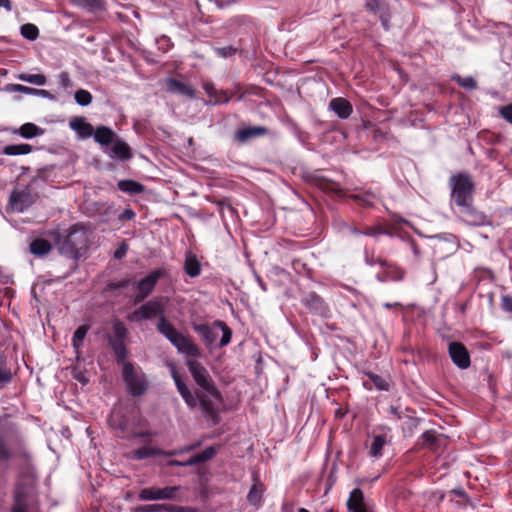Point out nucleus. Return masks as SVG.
Segmentation results:
<instances>
[{
    "label": "nucleus",
    "mask_w": 512,
    "mask_h": 512,
    "mask_svg": "<svg viewBox=\"0 0 512 512\" xmlns=\"http://www.w3.org/2000/svg\"><path fill=\"white\" fill-rule=\"evenodd\" d=\"M456 215L460 221L468 226H486L491 224L490 217L479 210L474 201L457 206Z\"/></svg>",
    "instance_id": "nucleus-9"
},
{
    "label": "nucleus",
    "mask_w": 512,
    "mask_h": 512,
    "mask_svg": "<svg viewBox=\"0 0 512 512\" xmlns=\"http://www.w3.org/2000/svg\"><path fill=\"white\" fill-rule=\"evenodd\" d=\"M70 127L83 138H89L94 133L93 126L83 117H76L72 119L70 121Z\"/></svg>",
    "instance_id": "nucleus-29"
},
{
    "label": "nucleus",
    "mask_w": 512,
    "mask_h": 512,
    "mask_svg": "<svg viewBox=\"0 0 512 512\" xmlns=\"http://www.w3.org/2000/svg\"><path fill=\"white\" fill-rule=\"evenodd\" d=\"M364 8L369 13L377 16L382 27L388 31L390 29L391 10L386 0H363Z\"/></svg>",
    "instance_id": "nucleus-15"
},
{
    "label": "nucleus",
    "mask_w": 512,
    "mask_h": 512,
    "mask_svg": "<svg viewBox=\"0 0 512 512\" xmlns=\"http://www.w3.org/2000/svg\"><path fill=\"white\" fill-rule=\"evenodd\" d=\"M269 133L268 128L264 126H249L236 131V139L239 142H246L252 138L262 137Z\"/></svg>",
    "instance_id": "nucleus-26"
},
{
    "label": "nucleus",
    "mask_w": 512,
    "mask_h": 512,
    "mask_svg": "<svg viewBox=\"0 0 512 512\" xmlns=\"http://www.w3.org/2000/svg\"><path fill=\"white\" fill-rule=\"evenodd\" d=\"M500 115L508 123L512 124V104H508L500 108Z\"/></svg>",
    "instance_id": "nucleus-58"
},
{
    "label": "nucleus",
    "mask_w": 512,
    "mask_h": 512,
    "mask_svg": "<svg viewBox=\"0 0 512 512\" xmlns=\"http://www.w3.org/2000/svg\"><path fill=\"white\" fill-rule=\"evenodd\" d=\"M88 330H89L88 325H81L75 330L73 337H72V346L75 350H79L80 347L82 346L83 340L85 339V337L88 333Z\"/></svg>",
    "instance_id": "nucleus-40"
},
{
    "label": "nucleus",
    "mask_w": 512,
    "mask_h": 512,
    "mask_svg": "<svg viewBox=\"0 0 512 512\" xmlns=\"http://www.w3.org/2000/svg\"><path fill=\"white\" fill-rule=\"evenodd\" d=\"M236 91H237V93H238V95H237V100H239V101H240V100H243V99L247 96V94L245 93V89H244V90H242V86H241L240 84H238V85L236 86Z\"/></svg>",
    "instance_id": "nucleus-64"
},
{
    "label": "nucleus",
    "mask_w": 512,
    "mask_h": 512,
    "mask_svg": "<svg viewBox=\"0 0 512 512\" xmlns=\"http://www.w3.org/2000/svg\"><path fill=\"white\" fill-rule=\"evenodd\" d=\"M32 150L33 148L30 144L21 143L6 145L3 148L2 153L8 156H16L29 154Z\"/></svg>",
    "instance_id": "nucleus-37"
},
{
    "label": "nucleus",
    "mask_w": 512,
    "mask_h": 512,
    "mask_svg": "<svg viewBox=\"0 0 512 512\" xmlns=\"http://www.w3.org/2000/svg\"><path fill=\"white\" fill-rule=\"evenodd\" d=\"M136 213L131 208H126L122 213L118 215V220L121 222L134 220Z\"/></svg>",
    "instance_id": "nucleus-57"
},
{
    "label": "nucleus",
    "mask_w": 512,
    "mask_h": 512,
    "mask_svg": "<svg viewBox=\"0 0 512 512\" xmlns=\"http://www.w3.org/2000/svg\"><path fill=\"white\" fill-rule=\"evenodd\" d=\"M452 80L460 87L467 90H475L477 88V82L472 76L462 77L460 75H454L452 76Z\"/></svg>",
    "instance_id": "nucleus-44"
},
{
    "label": "nucleus",
    "mask_w": 512,
    "mask_h": 512,
    "mask_svg": "<svg viewBox=\"0 0 512 512\" xmlns=\"http://www.w3.org/2000/svg\"><path fill=\"white\" fill-rule=\"evenodd\" d=\"M203 89L209 97L207 104L211 105L227 104L233 96L227 90L216 89L215 85L210 81L203 83Z\"/></svg>",
    "instance_id": "nucleus-19"
},
{
    "label": "nucleus",
    "mask_w": 512,
    "mask_h": 512,
    "mask_svg": "<svg viewBox=\"0 0 512 512\" xmlns=\"http://www.w3.org/2000/svg\"><path fill=\"white\" fill-rule=\"evenodd\" d=\"M165 275L164 269H156L142 278L137 283V293L133 298V304L137 305L145 301V299L153 292L158 281Z\"/></svg>",
    "instance_id": "nucleus-12"
},
{
    "label": "nucleus",
    "mask_w": 512,
    "mask_h": 512,
    "mask_svg": "<svg viewBox=\"0 0 512 512\" xmlns=\"http://www.w3.org/2000/svg\"><path fill=\"white\" fill-rule=\"evenodd\" d=\"M94 139L97 143L100 145H109L114 142V140L117 138L115 132L106 126H99L94 130L93 135Z\"/></svg>",
    "instance_id": "nucleus-30"
},
{
    "label": "nucleus",
    "mask_w": 512,
    "mask_h": 512,
    "mask_svg": "<svg viewBox=\"0 0 512 512\" xmlns=\"http://www.w3.org/2000/svg\"><path fill=\"white\" fill-rule=\"evenodd\" d=\"M113 332L114 335L108 337V345L112 349L117 363L124 365L128 357V350L125 344L128 331L123 322L116 320L113 323Z\"/></svg>",
    "instance_id": "nucleus-8"
},
{
    "label": "nucleus",
    "mask_w": 512,
    "mask_h": 512,
    "mask_svg": "<svg viewBox=\"0 0 512 512\" xmlns=\"http://www.w3.org/2000/svg\"><path fill=\"white\" fill-rule=\"evenodd\" d=\"M369 380L373 383L376 389L380 391H388L390 389L389 382L382 376L375 374L371 371L364 372Z\"/></svg>",
    "instance_id": "nucleus-39"
},
{
    "label": "nucleus",
    "mask_w": 512,
    "mask_h": 512,
    "mask_svg": "<svg viewBox=\"0 0 512 512\" xmlns=\"http://www.w3.org/2000/svg\"><path fill=\"white\" fill-rule=\"evenodd\" d=\"M191 326L192 329L199 335L200 339L206 347L210 348L213 346L218 336V333L215 331L216 327H214L213 324L209 325L208 323H198L193 321Z\"/></svg>",
    "instance_id": "nucleus-20"
},
{
    "label": "nucleus",
    "mask_w": 512,
    "mask_h": 512,
    "mask_svg": "<svg viewBox=\"0 0 512 512\" xmlns=\"http://www.w3.org/2000/svg\"><path fill=\"white\" fill-rule=\"evenodd\" d=\"M322 193L329 195L334 200H341L343 198H349L353 200L358 206L364 208H370L374 206V202L377 199V195L371 190H367L363 193L347 194L340 184L330 181L322 176Z\"/></svg>",
    "instance_id": "nucleus-5"
},
{
    "label": "nucleus",
    "mask_w": 512,
    "mask_h": 512,
    "mask_svg": "<svg viewBox=\"0 0 512 512\" xmlns=\"http://www.w3.org/2000/svg\"><path fill=\"white\" fill-rule=\"evenodd\" d=\"M183 268L185 273L192 278L199 276L201 273V264L196 255L191 252L186 255Z\"/></svg>",
    "instance_id": "nucleus-32"
},
{
    "label": "nucleus",
    "mask_w": 512,
    "mask_h": 512,
    "mask_svg": "<svg viewBox=\"0 0 512 512\" xmlns=\"http://www.w3.org/2000/svg\"><path fill=\"white\" fill-rule=\"evenodd\" d=\"M238 51V48L233 46H225V47H216L214 48V52L217 56L221 58H230L234 56Z\"/></svg>",
    "instance_id": "nucleus-50"
},
{
    "label": "nucleus",
    "mask_w": 512,
    "mask_h": 512,
    "mask_svg": "<svg viewBox=\"0 0 512 512\" xmlns=\"http://www.w3.org/2000/svg\"><path fill=\"white\" fill-rule=\"evenodd\" d=\"M34 95L42 96V97L47 98L49 100H55V96L51 92H49L48 90H44V89H36L35 88Z\"/></svg>",
    "instance_id": "nucleus-61"
},
{
    "label": "nucleus",
    "mask_w": 512,
    "mask_h": 512,
    "mask_svg": "<svg viewBox=\"0 0 512 512\" xmlns=\"http://www.w3.org/2000/svg\"><path fill=\"white\" fill-rule=\"evenodd\" d=\"M158 511H166V503L140 505L134 509V512H158Z\"/></svg>",
    "instance_id": "nucleus-49"
},
{
    "label": "nucleus",
    "mask_w": 512,
    "mask_h": 512,
    "mask_svg": "<svg viewBox=\"0 0 512 512\" xmlns=\"http://www.w3.org/2000/svg\"><path fill=\"white\" fill-rule=\"evenodd\" d=\"M156 44L158 46V49L162 52L169 51L171 49V47L173 46L171 39L166 35H162L159 38H157Z\"/></svg>",
    "instance_id": "nucleus-51"
},
{
    "label": "nucleus",
    "mask_w": 512,
    "mask_h": 512,
    "mask_svg": "<svg viewBox=\"0 0 512 512\" xmlns=\"http://www.w3.org/2000/svg\"><path fill=\"white\" fill-rule=\"evenodd\" d=\"M13 90L15 92H21V93H25V94L34 95L35 88L24 86L21 84H15V85H13Z\"/></svg>",
    "instance_id": "nucleus-60"
},
{
    "label": "nucleus",
    "mask_w": 512,
    "mask_h": 512,
    "mask_svg": "<svg viewBox=\"0 0 512 512\" xmlns=\"http://www.w3.org/2000/svg\"><path fill=\"white\" fill-rule=\"evenodd\" d=\"M13 381V372L8 366L6 358L0 356V390L8 387Z\"/></svg>",
    "instance_id": "nucleus-34"
},
{
    "label": "nucleus",
    "mask_w": 512,
    "mask_h": 512,
    "mask_svg": "<svg viewBox=\"0 0 512 512\" xmlns=\"http://www.w3.org/2000/svg\"><path fill=\"white\" fill-rule=\"evenodd\" d=\"M502 307L505 311L512 312V296L502 297Z\"/></svg>",
    "instance_id": "nucleus-62"
},
{
    "label": "nucleus",
    "mask_w": 512,
    "mask_h": 512,
    "mask_svg": "<svg viewBox=\"0 0 512 512\" xmlns=\"http://www.w3.org/2000/svg\"><path fill=\"white\" fill-rule=\"evenodd\" d=\"M389 234V231L381 224L374 226H365L363 228V235L377 237L378 235Z\"/></svg>",
    "instance_id": "nucleus-48"
},
{
    "label": "nucleus",
    "mask_w": 512,
    "mask_h": 512,
    "mask_svg": "<svg viewBox=\"0 0 512 512\" xmlns=\"http://www.w3.org/2000/svg\"><path fill=\"white\" fill-rule=\"evenodd\" d=\"M127 251L128 245L126 244V242H122L121 245L115 250L114 258L122 259L127 254Z\"/></svg>",
    "instance_id": "nucleus-59"
},
{
    "label": "nucleus",
    "mask_w": 512,
    "mask_h": 512,
    "mask_svg": "<svg viewBox=\"0 0 512 512\" xmlns=\"http://www.w3.org/2000/svg\"><path fill=\"white\" fill-rule=\"evenodd\" d=\"M108 423L112 429L117 431V436L122 438H126L131 434L135 437H146L151 435L149 432L132 433L130 429V420L121 409L112 410Z\"/></svg>",
    "instance_id": "nucleus-13"
},
{
    "label": "nucleus",
    "mask_w": 512,
    "mask_h": 512,
    "mask_svg": "<svg viewBox=\"0 0 512 512\" xmlns=\"http://www.w3.org/2000/svg\"><path fill=\"white\" fill-rule=\"evenodd\" d=\"M347 508L349 512H369L361 489L355 488L350 492Z\"/></svg>",
    "instance_id": "nucleus-27"
},
{
    "label": "nucleus",
    "mask_w": 512,
    "mask_h": 512,
    "mask_svg": "<svg viewBox=\"0 0 512 512\" xmlns=\"http://www.w3.org/2000/svg\"><path fill=\"white\" fill-rule=\"evenodd\" d=\"M216 453H217L216 448L213 446H209L205 450H203L201 453L193 455L186 461L170 460V461H168V465L169 466H181V467L194 466V465L205 463V462L209 461L216 455Z\"/></svg>",
    "instance_id": "nucleus-17"
},
{
    "label": "nucleus",
    "mask_w": 512,
    "mask_h": 512,
    "mask_svg": "<svg viewBox=\"0 0 512 512\" xmlns=\"http://www.w3.org/2000/svg\"><path fill=\"white\" fill-rule=\"evenodd\" d=\"M29 494L25 487L17 485L13 491L11 512H29Z\"/></svg>",
    "instance_id": "nucleus-22"
},
{
    "label": "nucleus",
    "mask_w": 512,
    "mask_h": 512,
    "mask_svg": "<svg viewBox=\"0 0 512 512\" xmlns=\"http://www.w3.org/2000/svg\"><path fill=\"white\" fill-rule=\"evenodd\" d=\"M16 132L25 139H31L42 135L44 130L34 123L27 122L21 125Z\"/></svg>",
    "instance_id": "nucleus-36"
},
{
    "label": "nucleus",
    "mask_w": 512,
    "mask_h": 512,
    "mask_svg": "<svg viewBox=\"0 0 512 512\" xmlns=\"http://www.w3.org/2000/svg\"><path fill=\"white\" fill-rule=\"evenodd\" d=\"M21 35L28 40H36L39 36V29L32 23H26L21 26Z\"/></svg>",
    "instance_id": "nucleus-45"
},
{
    "label": "nucleus",
    "mask_w": 512,
    "mask_h": 512,
    "mask_svg": "<svg viewBox=\"0 0 512 512\" xmlns=\"http://www.w3.org/2000/svg\"><path fill=\"white\" fill-rule=\"evenodd\" d=\"M111 157L122 161L132 158V151L130 146L123 140L116 138L112 143Z\"/></svg>",
    "instance_id": "nucleus-28"
},
{
    "label": "nucleus",
    "mask_w": 512,
    "mask_h": 512,
    "mask_svg": "<svg viewBox=\"0 0 512 512\" xmlns=\"http://www.w3.org/2000/svg\"><path fill=\"white\" fill-rule=\"evenodd\" d=\"M167 512H198L197 508L166 503Z\"/></svg>",
    "instance_id": "nucleus-53"
},
{
    "label": "nucleus",
    "mask_w": 512,
    "mask_h": 512,
    "mask_svg": "<svg viewBox=\"0 0 512 512\" xmlns=\"http://www.w3.org/2000/svg\"><path fill=\"white\" fill-rule=\"evenodd\" d=\"M381 267L382 270L376 275L378 281H402L404 279L405 271L397 264L385 260V264H382Z\"/></svg>",
    "instance_id": "nucleus-18"
},
{
    "label": "nucleus",
    "mask_w": 512,
    "mask_h": 512,
    "mask_svg": "<svg viewBox=\"0 0 512 512\" xmlns=\"http://www.w3.org/2000/svg\"><path fill=\"white\" fill-rule=\"evenodd\" d=\"M419 442L423 448L438 452L445 445L446 439L442 435H437L434 430H427L420 436Z\"/></svg>",
    "instance_id": "nucleus-23"
},
{
    "label": "nucleus",
    "mask_w": 512,
    "mask_h": 512,
    "mask_svg": "<svg viewBox=\"0 0 512 512\" xmlns=\"http://www.w3.org/2000/svg\"><path fill=\"white\" fill-rule=\"evenodd\" d=\"M180 486L156 487L150 486L143 488L138 493V499L141 501L156 500H176Z\"/></svg>",
    "instance_id": "nucleus-14"
},
{
    "label": "nucleus",
    "mask_w": 512,
    "mask_h": 512,
    "mask_svg": "<svg viewBox=\"0 0 512 512\" xmlns=\"http://www.w3.org/2000/svg\"><path fill=\"white\" fill-rule=\"evenodd\" d=\"M448 355L452 363L461 370L468 369L471 365V356L462 342L451 341L448 344Z\"/></svg>",
    "instance_id": "nucleus-16"
},
{
    "label": "nucleus",
    "mask_w": 512,
    "mask_h": 512,
    "mask_svg": "<svg viewBox=\"0 0 512 512\" xmlns=\"http://www.w3.org/2000/svg\"><path fill=\"white\" fill-rule=\"evenodd\" d=\"M450 494L458 498V500L455 501L458 507L466 508L468 505H471V499L463 488H454L450 491Z\"/></svg>",
    "instance_id": "nucleus-41"
},
{
    "label": "nucleus",
    "mask_w": 512,
    "mask_h": 512,
    "mask_svg": "<svg viewBox=\"0 0 512 512\" xmlns=\"http://www.w3.org/2000/svg\"><path fill=\"white\" fill-rule=\"evenodd\" d=\"M58 82H59V85L63 88V90L67 94H71L72 89L74 87V83L71 80L70 75H69L68 72H66V71L61 72L58 75Z\"/></svg>",
    "instance_id": "nucleus-47"
},
{
    "label": "nucleus",
    "mask_w": 512,
    "mask_h": 512,
    "mask_svg": "<svg viewBox=\"0 0 512 512\" xmlns=\"http://www.w3.org/2000/svg\"><path fill=\"white\" fill-rule=\"evenodd\" d=\"M166 87L168 92L184 95L189 98L195 97V89L191 85L178 79L168 78L166 80Z\"/></svg>",
    "instance_id": "nucleus-25"
},
{
    "label": "nucleus",
    "mask_w": 512,
    "mask_h": 512,
    "mask_svg": "<svg viewBox=\"0 0 512 512\" xmlns=\"http://www.w3.org/2000/svg\"><path fill=\"white\" fill-rule=\"evenodd\" d=\"M365 263L369 266H373L375 264H379L380 266L382 264H385V259L381 257H375L374 254L369 255L367 252L364 256Z\"/></svg>",
    "instance_id": "nucleus-56"
},
{
    "label": "nucleus",
    "mask_w": 512,
    "mask_h": 512,
    "mask_svg": "<svg viewBox=\"0 0 512 512\" xmlns=\"http://www.w3.org/2000/svg\"><path fill=\"white\" fill-rule=\"evenodd\" d=\"M34 203L31 190L28 186L23 188L15 187L8 198L6 211L8 213H23Z\"/></svg>",
    "instance_id": "nucleus-10"
},
{
    "label": "nucleus",
    "mask_w": 512,
    "mask_h": 512,
    "mask_svg": "<svg viewBox=\"0 0 512 512\" xmlns=\"http://www.w3.org/2000/svg\"><path fill=\"white\" fill-rule=\"evenodd\" d=\"M157 455H165V452L156 447L142 446L131 453V458L143 460Z\"/></svg>",
    "instance_id": "nucleus-35"
},
{
    "label": "nucleus",
    "mask_w": 512,
    "mask_h": 512,
    "mask_svg": "<svg viewBox=\"0 0 512 512\" xmlns=\"http://www.w3.org/2000/svg\"><path fill=\"white\" fill-rule=\"evenodd\" d=\"M329 109L341 119H347L353 111L351 103L343 97L333 98L329 103Z\"/></svg>",
    "instance_id": "nucleus-24"
},
{
    "label": "nucleus",
    "mask_w": 512,
    "mask_h": 512,
    "mask_svg": "<svg viewBox=\"0 0 512 512\" xmlns=\"http://www.w3.org/2000/svg\"><path fill=\"white\" fill-rule=\"evenodd\" d=\"M386 443V439L383 435L374 436L371 446H370V455L373 457H379L382 455L383 447Z\"/></svg>",
    "instance_id": "nucleus-43"
},
{
    "label": "nucleus",
    "mask_w": 512,
    "mask_h": 512,
    "mask_svg": "<svg viewBox=\"0 0 512 512\" xmlns=\"http://www.w3.org/2000/svg\"><path fill=\"white\" fill-rule=\"evenodd\" d=\"M245 93L247 94V96L254 95V96H257L260 98L265 97V89L260 86H256V85H250V86L246 87Z\"/></svg>",
    "instance_id": "nucleus-54"
},
{
    "label": "nucleus",
    "mask_w": 512,
    "mask_h": 512,
    "mask_svg": "<svg viewBox=\"0 0 512 512\" xmlns=\"http://www.w3.org/2000/svg\"><path fill=\"white\" fill-rule=\"evenodd\" d=\"M213 326L217 327L218 329H220L222 331V337L220 339L218 346L220 348L227 346L231 342V339H232L231 328L222 320L214 321Z\"/></svg>",
    "instance_id": "nucleus-38"
},
{
    "label": "nucleus",
    "mask_w": 512,
    "mask_h": 512,
    "mask_svg": "<svg viewBox=\"0 0 512 512\" xmlns=\"http://www.w3.org/2000/svg\"><path fill=\"white\" fill-rule=\"evenodd\" d=\"M117 187L120 191L125 192L129 195H138L145 191V186L135 180H120L117 183Z\"/></svg>",
    "instance_id": "nucleus-33"
},
{
    "label": "nucleus",
    "mask_w": 512,
    "mask_h": 512,
    "mask_svg": "<svg viewBox=\"0 0 512 512\" xmlns=\"http://www.w3.org/2000/svg\"><path fill=\"white\" fill-rule=\"evenodd\" d=\"M306 305L310 308V310L317 309V296L315 294L310 295L309 298L305 299Z\"/></svg>",
    "instance_id": "nucleus-63"
},
{
    "label": "nucleus",
    "mask_w": 512,
    "mask_h": 512,
    "mask_svg": "<svg viewBox=\"0 0 512 512\" xmlns=\"http://www.w3.org/2000/svg\"><path fill=\"white\" fill-rule=\"evenodd\" d=\"M156 329L178 350V352L185 354L187 357L201 356V349L189 336H185L179 332L166 316H162L158 319Z\"/></svg>",
    "instance_id": "nucleus-3"
},
{
    "label": "nucleus",
    "mask_w": 512,
    "mask_h": 512,
    "mask_svg": "<svg viewBox=\"0 0 512 512\" xmlns=\"http://www.w3.org/2000/svg\"><path fill=\"white\" fill-rule=\"evenodd\" d=\"M74 99L80 106H88L92 102V94L85 89H79L74 94Z\"/></svg>",
    "instance_id": "nucleus-46"
},
{
    "label": "nucleus",
    "mask_w": 512,
    "mask_h": 512,
    "mask_svg": "<svg viewBox=\"0 0 512 512\" xmlns=\"http://www.w3.org/2000/svg\"><path fill=\"white\" fill-rule=\"evenodd\" d=\"M252 480L253 484L247 494V501L251 506L259 508L263 503L266 486L262 483L257 473L253 474Z\"/></svg>",
    "instance_id": "nucleus-21"
},
{
    "label": "nucleus",
    "mask_w": 512,
    "mask_h": 512,
    "mask_svg": "<svg viewBox=\"0 0 512 512\" xmlns=\"http://www.w3.org/2000/svg\"><path fill=\"white\" fill-rule=\"evenodd\" d=\"M29 250L33 255L42 257L50 253L52 245L46 239L36 238L30 243Z\"/></svg>",
    "instance_id": "nucleus-31"
},
{
    "label": "nucleus",
    "mask_w": 512,
    "mask_h": 512,
    "mask_svg": "<svg viewBox=\"0 0 512 512\" xmlns=\"http://www.w3.org/2000/svg\"><path fill=\"white\" fill-rule=\"evenodd\" d=\"M196 358L188 357L186 366L196 384L202 389L201 391L193 394L175 370L172 372V377L186 405L190 408H196L199 405L203 416L213 424H218L220 422L219 405L223 399L207 369Z\"/></svg>",
    "instance_id": "nucleus-1"
},
{
    "label": "nucleus",
    "mask_w": 512,
    "mask_h": 512,
    "mask_svg": "<svg viewBox=\"0 0 512 512\" xmlns=\"http://www.w3.org/2000/svg\"><path fill=\"white\" fill-rule=\"evenodd\" d=\"M130 285V279H121L117 282H110L108 284V288L109 290L111 291H115V290H118V289H122V288H126Z\"/></svg>",
    "instance_id": "nucleus-55"
},
{
    "label": "nucleus",
    "mask_w": 512,
    "mask_h": 512,
    "mask_svg": "<svg viewBox=\"0 0 512 512\" xmlns=\"http://www.w3.org/2000/svg\"><path fill=\"white\" fill-rule=\"evenodd\" d=\"M199 445H200L199 442L195 443V444H190V445L184 446L182 448H179V449H176L173 451L165 452V455L166 456H175V455H181L184 453H188L192 450H195Z\"/></svg>",
    "instance_id": "nucleus-52"
},
{
    "label": "nucleus",
    "mask_w": 512,
    "mask_h": 512,
    "mask_svg": "<svg viewBox=\"0 0 512 512\" xmlns=\"http://www.w3.org/2000/svg\"><path fill=\"white\" fill-rule=\"evenodd\" d=\"M451 202L457 207L474 201L475 183L468 173H457L449 178Z\"/></svg>",
    "instance_id": "nucleus-6"
},
{
    "label": "nucleus",
    "mask_w": 512,
    "mask_h": 512,
    "mask_svg": "<svg viewBox=\"0 0 512 512\" xmlns=\"http://www.w3.org/2000/svg\"><path fill=\"white\" fill-rule=\"evenodd\" d=\"M17 78L23 82L35 84L38 86H42L46 84V76L43 74H28V73H21L17 76Z\"/></svg>",
    "instance_id": "nucleus-42"
},
{
    "label": "nucleus",
    "mask_w": 512,
    "mask_h": 512,
    "mask_svg": "<svg viewBox=\"0 0 512 512\" xmlns=\"http://www.w3.org/2000/svg\"><path fill=\"white\" fill-rule=\"evenodd\" d=\"M122 378L127 392L133 397L144 395L149 387L146 374L140 367H135L131 362H126L122 368Z\"/></svg>",
    "instance_id": "nucleus-7"
},
{
    "label": "nucleus",
    "mask_w": 512,
    "mask_h": 512,
    "mask_svg": "<svg viewBox=\"0 0 512 512\" xmlns=\"http://www.w3.org/2000/svg\"><path fill=\"white\" fill-rule=\"evenodd\" d=\"M156 329L178 350V352L185 354L187 357L201 356V349L189 336H185L179 332L166 316H162L158 319Z\"/></svg>",
    "instance_id": "nucleus-4"
},
{
    "label": "nucleus",
    "mask_w": 512,
    "mask_h": 512,
    "mask_svg": "<svg viewBox=\"0 0 512 512\" xmlns=\"http://www.w3.org/2000/svg\"><path fill=\"white\" fill-rule=\"evenodd\" d=\"M61 255L78 260L88 247V230L83 223L73 224L63 235L59 230L49 233Z\"/></svg>",
    "instance_id": "nucleus-2"
},
{
    "label": "nucleus",
    "mask_w": 512,
    "mask_h": 512,
    "mask_svg": "<svg viewBox=\"0 0 512 512\" xmlns=\"http://www.w3.org/2000/svg\"><path fill=\"white\" fill-rule=\"evenodd\" d=\"M164 312V305L159 300L152 299L135 309L128 316V319L131 322L140 323L145 320H152L156 317L159 319L160 317L165 316Z\"/></svg>",
    "instance_id": "nucleus-11"
}]
</instances>
